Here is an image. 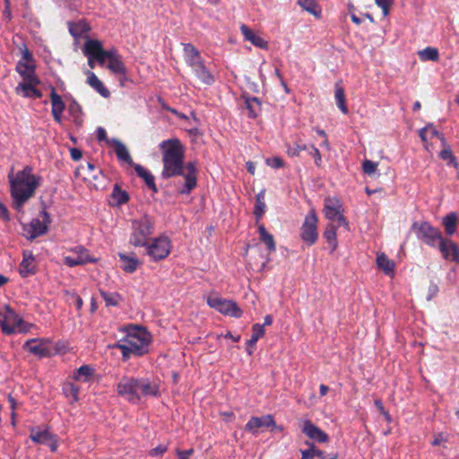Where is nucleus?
Segmentation results:
<instances>
[{"mask_svg":"<svg viewBox=\"0 0 459 459\" xmlns=\"http://www.w3.org/2000/svg\"><path fill=\"white\" fill-rule=\"evenodd\" d=\"M257 227L260 240L266 246V248L270 253L274 252L276 249V244L273 236L266 230L263 223H258Z\"/></svg>","mask_w":459,"mask_h":459,"instance_id":"c85d7f7f","label":"nucleus"},{"mask_svg":"<svg viewBox=\"0 0 459 459\" xmlns=\"http://www.w3.org/2000/svg\"><path fill=\"white\" fill-rule=\"evenodd\" d=\"M36 66L33 63H24L19 61L16 65V71L22 77L23 81L28 80L29 76L37 77L35 73Z\"/></svg>","mask_w":459,"mask_h":459,"instance_id":"e433bc0d","label":"nucleus"},{"mask_svg":"<svg viewBox=\"0 0 459 459\" xmlns=\"http://www.w3.org/2000/svg\"><path fill=\"white\" fill-rule=\"evenodd\" d=\"M23 349L39 358L50 356V350L42 340L30 339L24 343Z\"/></svg>","mask_w":459,"mask_h":459,"instance_id":"6ab92c4d","label":"nucleus"},{"mask_svg":"<svg viewBox=\"0 0 459 459\" xmlns=\"http://www.w3.org/2000/svg\"><path fill=\"white\" fill-rule=\"evenodd\" d=\"M377 164L372 160H365L362 164L364 173L372 175L377 170Z\"/></svg>","mask_w":459,"mask_h":459,"instance_id":"8fccbe9b","label":"nucleus"},{"mask_svg":"<svg viewBox=\"0 0 459 459\" xmlns=\"http://www.w3.org/2000/svg\"><path fill=\"white\" fill-rule=\"evenodd\" d=\"M442 146L443 150L438 153V157L446 160L447 165H452L455 168L458 167V162L456 160V157L454 155L451 146L447 143L445 137H442Z\"/></svg>","mask_w":459,"mask_h":459,"instance_id":"c756f323","label":"nucleus"},{"mask_svg":"<svg viewBox=\"0 0 459 459\" xmlns=\"http://www.w3.org/2000/svg\"><path fill=\"white\" fill-rule=\"evenodd\" d=\"M297 4L306 12L316 18L321 16V8L316 0H298Z\"/></svg>","mask_w":459,"mask_h":459,"instance_id":"4c0bfd02","label":"nucleus"},{"mask_svg":"<svg viewBox=\"0 0 459 459\" xmlns=\"http://www.w3.org/2000/svg\"><path fill=\"white\" fill-rule=\"evenodd\" d=\"M168 450V446L165 445H159L155 448L152 449L150 455L152 456L162 455Z\"/></svg>","mask_w":459,"mask_h":459,"instance_id":"4d7b16f0","label":"nucleus"},{"mask_svg":"<svg viewBox=\"0 0 459 459\" xmlns=\"http://www.w3.org/2000/svg\"><path fill=\"white\" fill-rule=\"evenodd\" d=\"M97 260L92 258L89 251L83 247H76L71 250V255L64 257V263L69 267L82 265L88 263H95Z\"/></svg>","mask_w":459,"mask_h":459,"instance_id":"4468645a","label":"nucleus"},{"mask_svg":"<svg viewBox=\"0 0 459 459\" xmlns=\"http://www.w3.org/2000/svg\"><path fill=\"white\" fill-rule=\"evenodd\" d=\"M124 342L131 346L134 356H143L149 352L152 336L145 328L131 325L126 327Z\"/></svg>","mask_w":459,"mask_h":459,"instance_id":"423d86ee","label":"nucleus"},{"mask_svg":"<svg viewBox=\"0 0 459 459\" xmlns=\"http://www.w3.org/2000/svg\"><path fill=\"white\" fill-rule=\"evenodd\" d=\"M337 226L333 223H329L324 232V237L332 247V252L337 247V238H336Z\"/></svg>","mask_w":459,"mask_h":459,"instance_id":"37998d69","label":"nucleus"},{"mask_svg":"<svg viewBox=\"0 0 459 459\" xmlns=\"http://www.w3.org/2000/svg\"><path fill=\"white\" fill-rule=\"evenodd\" d=\"M249 42H251L254 46L263 49H265L268 47V42L257 35H255L253 38H251Z\"/></svg>","mask_w":459,"mask_h":459,"instance_id":"3c124183","label":"nucleus"},{"mask_svg":"<svg viewBox=\"0 0 459 459\" xmlns=\"http://www.w3.org/2000/svg\"><path fill=\"white\" fill-rule=\"evenodd\" d=\"M265 333V330L264 328V325H261L260 324H255L252 325V335L251 338L247 342V352L249 355H252L254 353V351L255 349V344L257 341L262 338Z\"/></svg>","mask_w":459,"mask_h":459,"instance_id":"5701e85b","label":"nucleus"},{"mask_svg":"<svg viewBox=\"0 0 459 459\" xmlns=\"http://www.w3.org/2000/svg\"><path fill=\"white\" fill-rule=\"evenodd\" d=\"M335 220L338 221L339 225L345 226L347 229L349 228V222L347 221L346 218L342 214V212L337 215V218Z\"/></svg>","mask_w":459,"mask_h":459,"instance_id":"69168bd1","label":"nucleus"},{"mask_svg":"<svg viewBox=\"0 0 459 459\" xmlns=\"http://www.w3.org/2000/svg\"><path fill=\"white\" fill-rule=\"evenodd\" d=\"M87 83L93 88L102 97L108 98L110 95L109 91L104 86L103 82L97 77V75L91 72L87 71Z\"/></svg>","mask_w":459,"mask_h":459,"instance_id":"b1692460","label":"nucleus"},{"mask_svg":"<svg viewBox=\"0 0 459 459\" xmlns=\"http://www.w3.org/2000/svg\"><path fill=\"white\" fill-rule=\"evenodd\" d=\"M342 203L337 198H327L325 201V215L328 220L333 221L341 212Z\"/></svg>","mask_w":459,"mask_h":459,"instance_id":"412c9836","label":"nucleus"},{"mask_svg":"<svg viewBox=\"0 0 459 459\" xmlns=\"http://www.w3.org/2000/svg\"><path fill=\"white\" fill-rule=\"evenodd\" d=\"M207 304L221 314L230 316L236 318L242 316V310L238 304L231 300L220 298L218 296L208 297Z\"/></svg>","mask_w":459,"mask_h":459,"instance_id":"9d476101","label":"nucleus"},{"mask_svg":"<svg viewBox=\"0 0 459 459\" xmlns=\"http://www.w3.org/2000/svg\"><path fill=\"white\" fill-rule=\"evenodd\" d=\"M20 274L22 277L25 278L30 274L35 273L36 272V264L33 255L29 253L23 254V259L19 266Z\"/></svg>","mask_w":459,"mask_h":459,"instance_id":"4be33fe9","label":"nucleus"},{"mask_svg":"<svg viewBox=\"0 0 459 459\" xmlns=\"http://www.w3.org/2000/svg\"><path fill=\"white\" fill-rule=\"evenodd\" d=\"M40 218H34L28 225V229H26L29 239H34L39 236L44 235L48 230V226L51 223V219L49 213L43 209L39 213Z\"/></svg>","mask_w":459,"mask_h":459,"instance_id":"ddd939ff","label":"nucleus"},{"mask_svg":"<svg viewBox=\"0 0 459 459\" xmlns=\"http://www.w3.org/2000/svg\"><path fill=\"white\" fill-rule=\"evenodd\" d=\"M8 181L13 206L20 211L34 196L37 188L41 185L42 178L35 175L30 166H25L16 174L13 168L8 174Z\"/></svg>","mask_w":459,"mask_h":459,"instance_id":"f03ea898","label":"nucleus"},{"mask_svg":"<svg viewBox=\"0 0 459 459\" xmlns=\"http://www.w3.org/2000/svg\"><path fill=\"white\" fill-rule=\"evenodd\" d=\"M70 155L74 160L77 161L82 158V153L80 149L72 148V149H70Z\"/></svg>","mask_w":459,"mask_h":459,"instance_id":"e2e57ef3","label":"nucleus"},{"mask_svg":"<svg viewBox=\"0 0 459 459\" xmlns=\"http://www.w3.org/2000/svg\"><path fill=\"white\" fill-rule=\"evenodd\" d=\"M54 434L50 433L48 429L39 430L32 429L30 434V438L36 444H48Z\"/></svg>","mask_w":459,"mask_h":459,"instance_id":"c9c22d12","label":"nucleus"},{"mask_svg":"<svg viewBox=\"0 0 459 459\" xmlns=\"http://www.w3.org/2000/svg\"><path fill=\"white\" fill-rule=\"evenodd\" d=\"M262 428L279 429L280 430H282L281 427L277 426L273 415L271 414L263 415L261 417L253 416L245 426V429L254 435H256L258 430Z\"/></svg>","mask_w":459,"mask_h":459,"instance_id":"2eb2a0df","label":"nucleus"},{"mask_svg":"<svg viewBox=\"0 0 459 459\" xmlns=\"http://www.w3.org/2000/svg\"><path fill=\"white\" fill-rule=\"evenodd\" d=\"M114 347L118 349L121 351L123 360H125V361L129 359L131 355H134V351L127 342L117 343L114 345Z\"/></svg>","mask_w":459,"mask_h":459,"instance_id":"49530a36","label":"nucleus"},{"mask_svg":"<svg viewBox=\"0 0 459 459\" xmlns=\"http://www.w3.org/2000/svg\"><path fill=\"white\" fill-rule=\"evenodd\" d=\"M334 99L340 110L345 115L348 114L349 108L346 105L345 91L341 82H339L334 85Z\"/></svg>","mask_w":459,"mask_h":459,"instance_id":"473e14b6","label":"nucleus"},{"mask_svg":"<svg viewBox=\"0 0 459 459\" xmlns=\"http://www.w3.org/2000/svg\"><path fill=\"white\" fill-rule=\"evenodd\" d=\"M264 199H265V190L262 189L255 195V209H254V215L255 217L256 224L259 223V221L264 216L265 210H266V204H265Z\"/></svg>","mask_w":459,"mask_h":459,"instance_id":"2f4dec72","label":"nucleus"},{"mask_svg":"<svg viewBox=\"0 0 459 459\" xmlns=\"http://www.w3.org/2000/svg\"><path fill=\"white\" fill-rule=\"evenodd\" d=\"M63 393L65 397L70 398L72 403L79 400L80 387L72 382H66L63 385Z\"/></svg>","mask_w":459,"mask_h":459,"instance_id":"79ce46f5","label":"nucleus"},{"mask_svg":"<svg viewBox=\"0 0 459 459\" xmlns=\"http://www.w3.org/2000/svg\"><path fill=\"white\" fill-rule=\"evenodd\" d=\"M114 151L120 161H123L130 166L134 167L133 159L126 148V146L118 140H113Z\"/></svg>","mask_w":459,"mask_h":459,"instance_id":"a878e982","label":"nucleus"},{"mask_svg":"<svg viewBox=\"0 0 459 459\" xmlns=\"http://www.w3.org/2000/svg\"><path fill=\"white\" fill-rule=\"evenodd\" d=\"M0 327L2 332L7 335L15 332L26 333L30 329V325L26 323L15 311L10 307L5 306L4 312L0 315Z\"/></svg>","mask_w":459,"mask_h":459,"instance_id":"0eeeda50","label":"nucleus"},{"mask_svg":"<svg viewBox=\"0 0 459 459\" xmlns=\"http://www.w3.org/2000/svg\"><path fill=\"white\" fill-rule=\"evenodd\" d=\"M245 100V107L248 111V117L255 118L261 113V101L257 97H247L243 95Z\"/></svg>","mask_w":459,"mask_h":459,"instance_id":"bb28decb","label":"nucleus"},{"mask_svg":"<svg viewBox=\"0 0 459 459\" xmlns=\"http://www.w3.org/2000/svg\"><path fill=\"white\" fill-rule=\"evenodd\" d=\"M302 432L308 438L319 443H326L329 441V436L308 420H304Z\"/></svg>","mask_w":459,"mask_h":459,"instance_id":"a211bd4d","label":"nucleus"},{"mask_svg":"<svg viewBox=\"0 0 459 459\" xmlns=\"http://www.w3.org/2000/svg\"><path fill=\"white\" fill-rule=\"evenodd\" d=\"M87 169L89 171V176L91 177L93 179H97L98 176L94 174L93 172L96 170V168L94 164L88 162L87 163Z\"/></svg>","mask_w":459,"mask_h":459,"instance_id":"338daca9","label":"nucleus"},{"mask_svg":"<svg viewBox=\"0 0 459 459\" xmlns=\"http://www.w3.org/2000/svg\"><path fill=\"white\" fill-rule=\"evenodd\" d=\"M375 405L376 407L377 408V410L379 411V412L381 414H383L385 416V418L386 419L387 421H391V416L389 415V413L385 410L384 408V405L381 402V400H375Z\"/></svg>","mask_w":459,"mask_h":459,"instance_id":"13d9d810","label":"nucleus"},{"mask_svg":"<svg viewBox=\"0 0 459 459\" xmlns=\"http://www.w3.org/2000/svg\"><path fill=\"white\" fill-rule=\"evenodd\" d=\"M427 130H428V134H429V139H432L434 137H437L440 140V142L442 143V137H445L444 134L442 133H439L433 126L429 125V126H427Z\"/></svg>","mask_w":459,"mask_h":459,"instance_id":"603ef678","label":"nucleus"},{"mask_svg":"<svg viewBox=\"0 0 459 459\" xmlns=\"http://www.w3.org/2000/svg\"><path fill=\"white\" fill-rule=\"evenodd\" d=\"M301 459H313L316 455H322L323 451L316 449V446L311 444L309 449L301 451Z\"/></svg>","mask_w":459,"mask_h":459,"instance_id":"de8ad7c7","label":"nucleus"},{"mask_svg":"<svg viewBox=\"0 0 459 459\" xmlns=\"http://www.w3.org/2000/svg\"><path fill=\"white\" fill-rule=\"evenodd\" d=\"M240 30L245 39L247 41H250V39L255 35V32L246 24L241 25Z\"/></svg>","mask_w":459,"mask_h":459,"instance_id":"5fc2aeb1","label":"nucleus"},{"mask_svg":"<svg viewBox=\"0 0 459 459\" xmlns=\"http://www.w3.org/2000/svg\"><path fill=\"white\" fill-rule=\"evenodd\" d=\"M114 49L105 50L101 41L89 39L85 41L82 51L84 55H91L96 62L103 65L106 60H109Z\"/></svg>","mask_w":459,"mask_h":459,"instance_id":"f8f14e48","label":"nucleus"},{"mask_svg":"<svg viewBox=\"0 0 459 459\" xmlns=\"http://www.w3.org/2000/svg\"><path fill=\"white\" fill-rule=\"evenodd\" d=\"M317 221L318 219L315 211L311 210L306 215L304 222L300 228V238L308 246L314 245L317 240Z\"/></svg>","mask_w":459,"mask_h":459,"instance_id":"9b49d317","label":"nucleus"},{"mask_svg":"<svg viewBox=\"0 0 459 459\" xmlns=\"http://www.w3.org/2000/svg\"><path fill=\"white\" fill-rule=\"evenodd\" d=\"M154 220L149 215H143L132 221L129 243L134 247H147L150 237L154 232Z\"/></svg>","mask_w":459,"mask_h":459,"instance_id":"39448f33","label":"nucleus"},{"mask_svg":"<svg viewBox=\"0 0 459 459\" xmlns=\"http://www.w3.org/2000/svg\"><path fill=\"white\" fill-rule=\"evenodd\" d=\"M120 261L123 263L122 268L126 273H133L137 270V267L141 264L140 260L134 254L133 255H127L125 254H118Z\"/></svg>","mask_w":459,"mask_h":459,"instance_id":"cd10ccee","label":"nucleus"},{"mask_svg":"<svg viewBox=\"0 0 459 459\" xmlns=\"http://www.w3.org/2000/svg\"><path fill=\"white\" fill-rule=\"evenodd\" d=\"M418 56L421 61H437L439 58L438 50L431 47L420 50Z\"/></svg>","mask_w":459,"mask_h":459,"instance_id":"c03bdc74","label":"nucleus"},{"mask_svg":"<svg viewBox=\"0 0 459 459\" xmlns=\"http://www.w3.org/2000/svg\"><path fill=\"white\" fill-rule=\"evenodd\" d=\"M22 59L24 63H33V56L30 52V50L27 48V47H24V49L22 50Z\"/></svg>","mask_w":459,"mask_h":459,"instance_id":"052dcab7","label":"nucleus"},{"mask_svg":"<svg viewBox=\"0 0 459 459\" xmlns=\"http://www.w3.org/2000/svg\"><path fill=\"white\" fill-rule=\"evenodd\" d=\"M377 264L385 274H391L394 271V264L384 253L377 255Z\"/></svg>","mask_w":459,"mask_h":459,"instance_id":"58836bf2","label":"nucleus"},{"mask_svg":"<svg viewBox=\"0 0 459 459\" xmlns=\"http://www.w3.org/2000/svg\"><path fill=\"white\" fill-rule=\"evenodd\" d=\"M107 67L114 74H126V68L122 61V57L117 49H114Z\"/></svg>","mask_w":459,"mask_h":459,"instance_id":"393cba45","label":"nucleus"},{"mask_svg":"<svg viewBox=\"0 0 459 459\" xmlns=\"http://www.w3.org/2000/svg\"><path fill=\"white\" fill-rule=\"evenodd\" d=\"M307 145L303 143L301 140L296 141L292 145H287V153L290 157L299 156L301 151H307Z\"/></svg>","mask_w":459,"mask_h":459,"instance_id":"a18cd8bd","label":"nucleus"},{"mask_svg":"<svg viewBox=\"0 0 459 459\" xmlns=\"http://www.w3.org/2000/svg\"><path fill=\"white\" fill-rule=\"evenodd\" d=\"M457 216L455 212H450L443 218V226L446 233L452 236L456 231Z\"/></svg>","mask_w":459,"mask_h":459,"instance_id":"ea45409f","label":"nucleus"},{"mask_svg":"<svg viewBox=\"0 0 459 459\" xmlns=\"http://www.w3.org/2000/svg\"><path fill=\"white\" fill-rule=\"evenodd\" d=\"M39 83L40 81L38 77L29 76L28 80L18 84L15 88V91L18 95H22L25 98L39 99L42 97V93L39 90L35 88V86Z\"/></svg>","mask_w":459,"mask_h":459,"instance_id":"dca6fc26","label":"nucleus"},{"mask_svg":"<svg viewBox=\"0 0 459 459\" xmlns=\"http://www.w3.org/2000/svg\"><path fill=\"white\" fill-rule=\"evenodd\" d=\"M46 445L49 446L51 452H56L58 447V441L56 436L53 435L51 440H49L48 444Z\"/></svg>","mask_w":459,"mask_h":459,"instance_id":"0e129e2a","label":"nucleus"},{"mask_svg":"<svg viewBox=\"0 0 459 459\" xmlns=\"http://www.w3.org/2000/svg\"><path fill=\"white\" fill-rule=\"evenodd\" d=\"M161 152V178L169 179L182 176L185 182L178 189L179 195H189L197 186L198 169L195 161L184 163L186 149L178 138L162 141L159 144Z\"/></svg>","mask_w":459,"mask_h":459,"instance_id":"f257e3e1","label":"nucleus"},{"mask_svg":"<svg viewBox=\"0 0 459 459\" xmlns=\"http://www.w3.org/2000/svg\"><path fill=\"white\" fill-rule=\"evenodd\" d=\"M50 100H51V104H52V115H53L54 120L56 123L61 124L62 114L65 108V104L63 101L61 96L56 93L55 88L51 89Z\"/></svg>","mask_w":459,"mask_h":459,"instance_id":"aec40b11","label":"nucleus"},{"mask_svg":"<svg viewBox=\"0 0 459 459\" xmlns=\"http://www.w3.org/2000/svg\"><path fill=\"white\" fill-rule=\"evenodd\" d=\"M310 155L314 158L315 164L317 167H320L321 161H322L321 153H320L319 150L317 148H316L314 145L311 146Z\"/></svg>","mask_w":459,"mask_h":459,"instance_id":"864d4df0","label":"nucleus"},{"mask_svg":"<svg viewBox=\"0 0 459 459\" xmlns=\"http://www.w3.org/2000/svg\"><path fill=\"white\" fill-rule=\"evenodd\" d=\"M438 249L444 259L459 264V247L455 242L444 238Z\"/></svg>","mask_w":459,"mask_h":459,"instance_id":"f3484780","label":"nucleus"},{"mask_svg":"<svg viewBox=\"0 0 459 459\" xmlns=\"http://www.w3.org/2000/svg\"><path fill=\"white\" fill-rule=\"evenodd\" d=\"M100 293L107 307H117L123 299L117 292H108L100 290Z\"/></svg>","mask_w":459,"mask_h":459,"instance_id":"a19ab883","label":"nucleus"},{"mask_svg":"<svg viewBox=\"0 0 459 459\" xmlns=\"http://www.w3.org/2000/svg\"><path fill=\"white\" fill-rule=\"evenodd\" d=\"M134 170H135L136 174L144 180L146 186L150 189H152L154 193L158 192V188L155 184L154 177L150 171L146 170L140 164L134 165Z\"/></svg>","mask_w":459,"mask_h":459,"instance_id":"7c9ffc66","label":"nucleus"},{"mask_svg":"<svg viewBox=\"0 0 459 459\" xmlns=\"http://www.w3.org/2000/svg\"><path fill=\"white\" fill-rule=\"evenodd\" d=\"M194 454V449L190 448L187 450H178V459H189L190 456Z\"/></svg>","mask_w":459,"mask_h":459,"instance_id":"bf43d9fd","label":"nucleus"},{"mask_svg":"<svg viewBox=\"0 0 459 459\" xmlns=\"http://www.w3.org/2000/svg\"><path fill=\"white\" fill-rule=\"evenodd\" d=\"M0 218L6 221H8L10 220L8 209L1 202H0Z\"/></svg>","mask_w":459,"mask_h":459,"instance_id":"680f3d73","label":"nucleus"},{"mask_svg":"<svg viewBox=\"0 0 459 459\" xmlns=\"http://www.w3.org/2000/svg\"><path fill=\"white\" fill-rule=\"evenodd\" d=\"M146 252L152 261L158 262L164 260L170 253L171 242L167 236L154 238L147 243Z\"/></svg>","mask_w":459,"mask_h":459,"instance_id":"1a4fd4ad","label":"nucleus"},{"mask_svg":"<svg viewBox=\"0 0 459 459\" xmlns=\"http://www.w3.org/2000/svg\"><path fill=\"white\" fill-rule=\"evenodd\" d=\"M95 372V369L91 365H82L77 368L74 373V379L80 382H88L91 378Z\"/></svg>","mask_w":459,"mask_h":459,"instance_id":"72a5a7b5","label":"nucleus"},{"mask_svg":"<svg viewBox=\"0 0 459 459\" xmlns=\"http://www.w3.org/2000/svg\"><path fill=\"white\" fill-rule=\"evenodd\" d=\"M117 394L132 403H138L142 397H159L160 384L149 378L124 377L117 386Z\"/></svg>","mask_w":459,"mask_h":459,"instance_id":"7ed1b4c3","label":"nucleus"},{"mask_svg":"<svg viewBox=\"0 0 459 459\" xmlns=\"http://www.w3.org/2000/svg\"><path fill=\"white\" fill-rule=\"evenodd\" d=\"M420 137L425 143L429 139V134H428V130H427V126H425L422 129H420Z\"/></svg>","mask_w":459,"mask_h":459,"instance_id":"774afa93","label":"nucleus"},{"mask_svg":"<svg viewBox=\"0 0 459 459\" xmlns=\"http://www.w3.org/2000/svg\"><path fill=\"white\" fill-rule=\"evenodd\" d=\"M411 228L417 238L429 247H438L444 238L441 230L428 221L414 222Z\"/></svg>","mask_w":459,"mask_h":459,"instance_id":"6e6552de","label":"nucleus"},{"mask_svg":"<svg viewBox=\"0 0 459 459\" xmlns=\"http://www.w3.org/2000/svg\"><path fill=\"white\" fill-rule=\"evenodd\" d=\"M376 4L382 9L384 16H387L390 13V7L394 4V0H375Z\"/></svg>","mask_w":459,"mask_h":459,"instance_id":"09e8293b","label":"nucleus"},{"mask_svg":"<svg viewBox=\"0 0 459 459\" xmlns=\"http://www.w3.org/2000/svg\"><path fill=\"white\" fill-rule=\"evenodd\" d=\"M111 199L113 205L120 206L128 202L129 195L126 191L123 190L117 184H116L112 190Z\"/></svg>","mask_w":459,"mask_h":459,"instance_id":"f704fd0d","label":"nucleus"},{"mask_svg":"<svg viewBox=\"0 0 459 459\" xmlns=\"http://www.w3.org/2000/svg\"><path fill=\"white\" fill-rule=\"evenodd\" d=\"M267 164L274 169H280L282 168L284 165V162L282 159L279 157H273V159L267 160Z\"/></svg>","mask_w":459,"mask_h":459,"instance_id":"6e6d98bb","label":"nucleus"},{"mask_svg":"<svg viewBox=\"0 0 459 459\" xmlns=\"http://www.w3.org/2000/svg\"><path fill=\"white\" fill-rule=\"evenodd\" d=\"M183 58L191 67L193 74L204 84L212 85L215 82L214 76L204 64L200 51L192 43H182Z\"/></svg>","mask_w":459,"mask_h":459,"instance_id":"20e7f679","label":"nucleus"}]
</instances>
